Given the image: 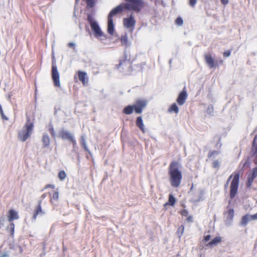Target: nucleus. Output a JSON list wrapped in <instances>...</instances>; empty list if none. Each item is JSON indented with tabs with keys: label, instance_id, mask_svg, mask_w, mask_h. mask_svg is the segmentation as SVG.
Segmentation results:
<instances>
[{
	"label": "nucleus",
	"instance_id": "1",
	"mask_svg": "<svg viewBox=\"0 0 257 257\" xmlns=\"http://www.w3.org/2000/svg\"><path fill=\"white\" fill-rule=\"evenodd\" d=\"M179 162L173 161L168 167V175L171 185L174 188L179 187L182 179V173Z\"/></svg>",
	"mask_w": 257,
	"mask_h": 257
},
{
	"label": "nucleus",
	"instance_id": "2",
	"mask_svg": "<svg viewBox=\"0 0 257 257\" xmlns=\"http://www.w3.org/2000/svg\"><path fill=\"white\" fill-rule=\"evenodd\" d=\"M239 173L238 172H234L229 176L225 184V186L226 187L229 181L232 179L229 186V197L231 199H233L236 195L237 194L239 184Z\"/></svg>",
	"mask_w": 257,
	"mask_h": 257
},
{
	"label": "nucleus",
	"instance_id": "3",
	"mask_svg": "<svg viewBox=\"0 0 257 257\" xmlns=\"http://www.w3.org/2000/svg\"><path fill=\"white\" fill-rule=\"evenodd\" d=\"M148 101L144 99H138L136 101L135 104L133 105H128L125 106L122 110V112L125 114L129 115L135 111L137 114L142 113L144 108L147 105Z\"/></svg>",
	"mask_w": 257,
	"mask_h": 257
},
{
	"label": "nucleus",
	"instance_id": "4",
	"mask_svg": "<svg viewBox=\"0 0 257 257\" xmlns=\"http://www.w3.org/2000/svg\"><path fill=\"white\" fill-rule=\"evenodd\" d=\"M34 128V119L27 116V120L23 130L18 133V139L22 142H25L30 137Z\"/></svg>",
	"mask_w": 257,
	"mask_h": 257
},
{
	"label": "nucleus",
	"instance_id": "5",
	"mask_svg": "<svg viewBox=\"0 0 257 257\" xmlns=\"http://www.w3.org/2000/svg\"><path fill=\"white\" fill-rule=\"evenodd\" d=\"M127 3L124 4V8L129 11H134L137 13L140 12L144 6L142 0H125Z\"/></svg>",
	"mask_w": 257,
	"mask_h": 257
},
{
	"label": "nucleus",
	"instance_id": "6",
	"mask_svg": "<svg viewBox=\"0 0 257 257\" xmlns=\"http://www.w3.org/2000/svg\"><path fill=\"white\" fill-rule=\"evenodd\" d=\"M204 57H205V62L209 68H216L218 66L219 64H222L223 63L222 60L215 61L214 58H212V55L210 54H206Z\"/></svg>",
	"mask_w": 257,
	"mask_h": 257
},
{
	"label": "nucleus",
	"instance_id": "7",
	"mask_svg": "<svg viewBox=\"0 0 257 257\" xmlns=\"http://www.w3.org/2000/svg\"><path fill=\"white\" fill-rule=\"evenodd\" d=\"M52 79L54 83V85L57 87H60V83L59 80V73L57 70V66L53 62L51 71Z\"/></svg>",
	"mask_w": 257,
	"mask_h": 257
},
{
	"label": "nucleus",
	"instance_id": "8",
	"mask_svg": "<svg viewBox=\"0 0 257 257\" xmlns=\"http://www.w3.org/2000/svg\"><path fill=\"white\" fill-rule=\"evenodd\" d=\"M60 137L64 140H67L72 144L73 147H75L76 145V141L74 139L72 134L66 131H61L60 132Z\"/></svg>",
	"mask_w": 257,
	"mask_h": 257
},
{
	"label": "nucleus",
	"instance_id": "9",
	"mask_svg": "<svg viewBox=\"0 0 257 257\" xmlns=\"http://www.w3.org/2000/svg\"><path fill=\"white\" fill-rule=\"evenodd\" d=\"M123 26L127 29L134 28V27L136 24V20L134 18V17L132 15H131L128 18H125L123 19Z\"/></svg>",
	"mask_w": 257,
	"mask_h": 257
},
{
	"label": "nucleus",
	"instance_id": "10",
	"mask_svg": "<svg viewBox=\"0 0 257 257\" xmlns=\"http://www.w3.org/2000/svg\"><path fill=\"white\" fill-rule=\"evenodd\" d=\"M187 96L188 94L186 88L185 87L183 89L179 95H178L176 99L177 104L180 106L183 105L185 103L187 98Z\"/></svg>",
	"mask_w": 257,
	"mask_h": 257
},
{
	"label": "nucleus",
	"instance_id": "11",
	"mask_svg": "<svg viewBox=\"0 0 257 257\" xmlns=\"http://www.w3.org/2000/svg\"><path fill=\"white\" fill-rule=\"evenodd\" d=\"M91 28L93 33H94L95 37L98 38L99 37H104L105 38V36L101 31V29L99 28L98 24H92V26H91Z\"/></svg>",
	"mask_w": 257,
	"mask_h": 257
},
{
	"label": "nucleus",
	"instance_id": "12",
	"mask_svg": "<svg viewBox=\"0 0 257 257\" xmlns=\"http://www.w3.org/2000/svg\"><path fill=\"white\" fill-rule=\"evenodd\" d=\"M41 203L42 200H39L38 201V205L35 207L32 216V219L34 220L37 219V217L39 214H44L45 213L44 211L43 210V209L41 207Z\"/></svg>",
	"mask_w": 257,
	"mask_h": 257
},
{
	"label": "nucleus",
	"instance_id": "13",
	"mask_svg": "<svg viewBox=\"0 0 257 257\" xmlns=\"http://www.w3.org/2000/svg\"><path fill=\"white\" fill-rule=\"evenodd\" d=\"M8 220L9 222H12L15 220H17L19 218L18 212L16 210L11 209L8 211Z\"/></svg>",
	"mask_w": 257,
	"mask_h": 257
},
{
	"label": "nucleus",
	"instance_id": "14",
	"mask_svg": "<svg viewBox=\"0 0 257 257\" xmlns=\"http://www.w3.org/2000/svg\"><path fill=\"white\" fill-rule=\"evenodd\" d=\"M123 8L124 6L123 7L122 4H120L118 5L114 9L111 10L108 16V19H112V17H114L118 14L121 13Z\"/></svg>",
	"mask_w": 257,
	"mask_h": 257
},
{
	"label": "nucleus",
	"instance_id": "15",
	"mask_svg": "<svg viewBox=\"0 0 257 257\" xmlns=\"http://www.w3.org/2000/svg\"><path fill=\"white\" fill-rule=\"evenodd\" d=\"M78 77L80 82H81L84 85H85L88 83V78L86 77V73L82 71H78L77 72Z\"/></svg>",
	"mask_w": 257,
	"mask_h": 257
},
{
	"label": "nucleus",
	"instance_id": "16",
	"mask_svg": "<svg viewBox=\"0 0 257 257\" xmlns=\"http://www.w3.org/2000/svg\"><path fill=\"white\" fill-rule=\"evenodd\" d=\"M119 41H120L122 46H124L125 47L129 46L130 43L127 33L122 35L120 38H119Z\"/></svg>",
	"mask_w": 257,
	"mask_h": 257
},
{
	"label": "nucleus",
	"instance_id": "17",
	"mask_svg": "<svg viewBox=\"0 0 257 257\" xmlns=\"http://www.w3.org/2000/svg\"><path fill=\"white\" fill-rule=\"evenodd\" d=\"M136 125L142 132L144 133L145 132V127L143 123V118L142 116H138L136 118Z\"/></svg>",
	"mask_w": 257,
	"mask_h": 257
},
{
	"label": "nucleus",
	"instance_id": "18",
	"mask_svg": "<svg viewBox=\"0 0 257 257\" xmlns=\"http://www.w3.org/2000/svg\"><path fill=\"white\" fill-rule=\"evenodd\" d=\"M108 33L110 35H113L114 32V26L112 19H108Z\"/></svg>",
	"mask_w": 257,
	"mask_h": 257
},
{
	"label": "nucleus",
	"instance_id": "19",
	"mask_svg": "<svg viewBox=\"0 0 257 257\" xmlns=\"http://www.w3.org/2000/svg\"><path fill=\"white\" fill-rule=\"evenodd\" d=\"M42 143H43V148L49 147L50 145V138L47 134H44L42 137Z\"/></svg>",
	"mask_w": 257,
	"mask_h": 257
},
{
	"label": "nucleus",
	"instance_id": "20",
	"mask_svg": "<svg viewBox=\"0 0 257 257\" xmlns=\"http://www.w3.org/2000/svg\"><path fill=\"white\" fill-rule=\"evenodd\" d=\"M221 241V238L220 236H217L213 238L212 240L209 241L206 244L207 246L212 247L214 245H216L217 244L220 243Z\"/></svg>",
	"mask_w": 257,
	"mask_h": 257
},
{
	"label": "nucleus",
	"instance_id": "21",
	"mask_svg": "<svg viewBox=\"0 0 257 257\" xmlns=\"http://www.w3.org/2000/svg\"><path fill=\"white\" fill-rule=\"evenodd\" d=\"M176 199L172 194L169 195L168 201L164 204V206H174L176 203Z\"/></svg>",
	"mask_w": 257,
	"mask_h": 257
},
{
	"label": "nucleus",
	"instance_id": "22",
	"mask_svg": "<svg viewBox=\"0 0 257 257\" xmlns=\"http://www.w3.org/2000/svg\"><path fill=\"white\" fill-rule=\"evenodd\" d=\"M168 111L169 113H175L177 114L179 111V109L178 108L177 104L175 103H174L169 106Z\"/></svg>",
	"mask_w": 257,
	"mask_h": 257
},
{
	"label": "nucleus",
	"instance_id": "23",
	"mask_svg": "<svg viewBox=\"0 0 257 257\" xmlns=\"http://www.w3.org/2000/svg\"><path fill=\"white\" fill-rule=\"evenodd\" d=\"M250 220H251L250 219V216L248 214H245L241 218V224L243 225H246L248 221Z\"/></svg>",
	"mask_w": 257,
	"mask_h": 257
},
{
	"label": "nucleus",
	"instance_id": "24",
	"mask_svg": "<svg viewBox=\"0 0 257 257\" xmlns=\"http://www.w3.org/2000/svg\"><path fill=\"white\" fill-rule=\"evenodd\" d=\"M227 220L232 221L234 217V210L232 208H229L227 213Z\"/></svg>",
	"mask_w": 257,
	"mask_h": 257
},
{
	"label": "nucleus",
	"instance_id": "25",
	"mask_svg": "<svg viewBox=\"0 0 257 257\" xmlns=\"http://www.w3.org/2000/svg\"><path fill=\"white\" fill-rule=\"evenodd\" d=\"M254 178H253V177L248 175L247 178V181L246 182V185L247 188L251 187Z\"/></svg>",
	"mask_w": 257,
	"mask_h": 257
},
{
	"label": "nucleus",
	"instance_id": "26",
	"mask_svg": "<svg viewBox=\"0 0 257 257\" xmlns=\"http://www.w3.org/2000/svg\"><path fill=\"white\" fill-rule=\"evenodd\" d=\"M255 139H256V137H255L253 139V145H252V149L254 147V151L253 153V155L254 156V162L255 164H257V145L254 147V143H255Z\"/></svg>",
	"mask_w": 257,
	"mask_h": 257
},
{
	"label": "nucleus",
	"instance_id": "27",
	"mask_svg": "<svg viewBox=\"0 0 257 257\" xmlns=\"http://www.w3.org/2000/svg\"><path fill=\"white\" fill-rule=\"evenodd\" d=\"M59 198V193L57 191H54L51 198V202L53 203L54 201H57Z\"/></svg>",
	"mask_w": 257,
	"mask_h": 257
},
{
	"label": "nucleus",
	"instance_id": "28",
	"mask_svg": "<svg viewBox=\"0 0 257 257\" xmlns=\"http://www.w3.org/2000/svg\"><path fill=\"white\" fill-rule=\"evenodd\" d=\"M80 143H81L82 146L83 147L85 151L90 153L89 150L86 146L85 140L83 137H82L81 141H80Z\"/></svg>",
	"mask_w": 257,
	"mask_h": 257
},
{
	"label": "nucleus",
	"instance_id": "29",
	"mask_svg": "<svg viewBox=\"0 0 257 257\" xmlns=\"http://www.w3.org/2000/svg\"><path fill=\"white\" fill-rule=\"evenodd\" d=\"M48 131H49L52 137L53 138L56 137V133H55V131L52 125L50 124L49 125V127H48Z\"/></svg>",
	"mask_w": 257,
	"mask_h": 257
},
{
	"label": "nucleus",
	"instance_id": "30",
	"mask_svg": "<svg viewBox=\"0 0 257 257\" xmlns=\"http://www.w3.org/2000/svg\"><path fill=\"white\" fill-rule=\"evenodd\" d=\"M175 23L176 25L181 26L183 24V21L182 18L181 17H178L175 20Z\"/></svg>",
	"mask_w": 257,
	"mask_h": 257
},
{
	"label": "nucleus",
	"instance_id": "31",
	"mask_svg": "<svg viewBox=\"0 0 257 257\" xmlns=\"http://www.w3.org/2000/svg\"><path fill=\"white\" fill-rule=\"evenodd\" d=\"M248 175L255 178L257 177V167L253 168Z\"/></svg>",
	"mask_w": 257,
	"mask_h": 257
},
{
	"label": "nucleus",
	"instance_id": "32",
	"mask_svg": "<svg viewBox=\"0 0 257 257\" xmlns=\"http://www.w3.org/2000/svg\"><path fill=\"white\" fill-rule=\"evenodd\" d=\"M66 175L65 172L64 171H60L58 173V178L60 179V180H64L66 178Z\"/></svg>",
	"mask_w": 257,
	"mask_h": 257
},
{
	"label": "nucleus",
	"instance_id": "33",
	"mask_svg": "<svg viewBox=\"0 0 257 257\" xmlns=\"http://www.w3.org/2000/svg\"><path fill=\"white\" fill-rule=\"evenodd\" d=\"M85 2L86 5H87V7L89 8H92L95 5V1L94 0H85Z\"/></svg>",
	"mask_w": 257,
	"mask_h": 257
},
{
	"label": "nucleus",
	"instance_id": "34",
	"mask_svg": "<svg viewBox=\"0 0 257 257\" xmlns=\"http://www.w3.org/2000/svg\"><path fill=\"white\" fill-rule=\"evenodd\" d=\"M87 20L88 23H89L90 26H92V24H97L96 22L93 21V17L91 15H89L87 17Z\"/></svg>",
	"mask_w": 257,
	"mask_h": 257
},
{
	"label": "nucleus",
	"instance_id": "35",
	"mask_svg": "<svg viewBox=\"0 0 257 257\" xmlns=\"http://www.w3.org/2000/svg\"><path fill=\"white\" fill-rule=\"evenodd\" d=\"M218 154H219V152L218 151L214 150V151H211L210 152H209L208 154V158H211L213 156H214L215 155H217Z\"/></svg>",
	"mask_w": 257,
	"mask_h": 257
},
{
	"label": "nucleus",
	"instance_id": "36",
	"mask_svg": "<svg viewBox=\"0 0 257 257\" xmlns=\"http://www.w3.org/2000/svg\"><path fill=\"white\" fill-rule=\"evenodd\" d=\"M219 161L217 160H215L212 163V167L215 169H218L219 167Z\"/></svg>",
	"mask_w": 257,
	"mask_h": 257
},
{
	"label": "nucleus",
	"instance_id": "37",
	"mask_svg": "<svg viewBox=\"0 0 257 257\" xmlns=\"http://www.w3.org/2000/svg\"><path fill=\"white\" fill-rule=\"evenodd\" d=\"M127 63V61L124 59L120 60V61H119V64L116 65V68L117 69H118L120 66H121V65H125V63Z\"/></svg>",
	"mask_w": 257,
	"mask_h": 257
},
{
	"label": "nucleus",
	"instance_id": "38",
	"mask_svg": "<svg viewBox=\"0 0 257 257\" xmlns=\"http://www.w3.org/2000/svg\"><path fill=\"white\" fill-rule=\"evenodd\" d=\"M10 222L11 223H10V224H9V227L11 229V232L12 234H13L14 232L15 224L13 222V221Z\"/></svg>",
	"mask_w": 257,
	"mask_h": 257
},
{
	"label": "nucleus",
	"instance_id": "39",
	"mask_svg": "<svg viewBox=\"0 0 257 257\" xmlns=\"http://www.w3.org/2000/svg\"><path fill=\"white\" fill-rule=\"evenodd\" d=\"M0 114L1 115L2 118L5 119V120H8V118L5 115L4 111L3 110L2 107L1 105H0Z\"/></svg>",
	"mask_w": 257,
	"mask_h": 257
},
{
	"label": "nucleus",
	"instance_id": "40",
	"mask_svg": "<svg viewBox=\"0 0 257 257\" xmlns=\"http://www.w3.org/2000/svg\"><path fill=\"white\" fill-rule=\"evenodd\" d=\"M180 214L182 216H187L188 215V211L187 209H183L180 211Z\"/></svg>",
	"mask_w": 257,
	"mask_h": 257
},
{
	"label": "nucleus",
	"instance_id": "41",
	"mask_svg": "<svg viewBox=\"0 0 257 257\" xmlns=\"http://www.w3.org/2000/svg\"><path fill=\"white\" fill-rule=\"evenodd\" d=\"M184 226L181 225V226H179V228H178L177 232L178 233H179L181 235H182L183 234V232H184Z\"/></svg>",
	"mask_w": 257,
	"mask_h": 257
},
{
	"label": "nucleus",
	"instance_id": "42",
	"mask_svg": "<svg viewBox=\"0 0 257 257\" xmlns=\"http://www.w3.org/2000/svg\"><path fill=\"white\" fill-rule=\"evenodd\" d=\"M211 238V236L210 235H207L206 236H204L203 238L202 241L203 242H207L209 239Z\"/></svg>",
	"mask_w": 257,
	"mask_h": 257
},
{
	"label": "nucleus",
	"instance_id": "43",
	"mask_svg": "<svg viewBox=\"0 0 257 257\" xmlns=\"http://www.w3.org/2000/svg\"><path fill=\"white\" fill-rule=\"evenodd\" d=\"M197 2L196 0H189V3L191 7H194Z\"/></svg>",
	"mask_w": 257,
	"mask_h": 257
},
{
	"label": "nucleus",
	"instance_id": "44",
	"mask_svg": "<svg viewBox=\"0 0 257 257\" xmlns=\"http://www.w3.org/2000/svg\"><path fill=\"white\" fill-rule=\"evenodd\" d=\"M230 54V50H227V51H225L224 53H223V56H224V57H229Z\"/></svg>",
	"mask_w": 257,
	"mask_h": 257
},
{
	"label": "nucleus",
	"instance_id": "45",
	"mask_svg": "<svg viewBox=\"0 0 257 257\" xmlns=\"http://www.w3.org/2000/svg\"><path fill=\"white\" fill-rule=\"evenodd\" d=\"M251 220H257V212L253 215H250Z\"/></svg>",
	"mask_w": 257,
	"mask_h": 257
},
{
	"label": "nucleus",
	"instance_id": "46",
	"mask_svg": "<svg viewBox=\"0 0 257 257\" xmlns=\"http://www.w3.org/2000/svg\"><path fill=\"white\" fill-rule=\"evenodd\" d=\"M67 46H68V47L70 48H73V49H75V44L72 42L69 43L68 44H67Z\"/></svg>",
	"mask_w": 257,
	"mask_h": 257
},
{
	"label": "nucleus",
	"instance_id": "47",
	"mask_svg": "<svg viewBox=\"0 0 257 257\" xmlns=\"http://www.w3.org/2000/svg\"><path fill=\"white\" fill-rule=\"evenodd\" d=\"M55 187L54 186V185L53 184H47L45 186V188L44 189H46L47 188H51L52 189H54Z\"/></svg>",
	"mask_w": 257,
	"mask_h": 257
},
{
	"label": "nucleus",
	"instance_id": "48",
	"mask_svg": "<svg viewBox=\"0 0 257 257\" xmlns=\"http://www.w3.org/2000/svg\"><path fill=\"white\" fill-rule=\"evenodd\" d=\"M192 216H189L187 218V219L186 220L188 221V222H192Z\"/></svg>",
	"mask_w": 257,
	"mask_h": 257
},
{
	"label": "nucleus",
	"instance_id": "49",
	"mask_svg": "<svg viewBox=\"0 0 257 257\" xmlns=\"http://www.w3.org/2000/svg\"><path fill=\"white\" fill-rule=\"evenodd\" d=\"M222 4L223 5H227L228 3V0H220Z\"/></svg>",
	"mask_w": 257,
	"mask_h": 257
},
{
	"label": "nucleus",
	"instance_id": "50",
	"mask_svg": "<svg viewBox=\"0 0 257 257\" xmlns=\"http://www.w3.org/2000/svg\"><path fill=\"white\" fill-rule=\"evenodd\" d=\"M46 196V194H43V195H42L41 196V199H44L45 198V197Z\"/></svg>",
	"mask_w": 257,
	"mask_h": 257
},
{
	"label": "nucleus",
	"instance_id": "51",
	"mask_svg": "<svg viewBox=\"0 0 257 257\" xmlns=\"http://www.w3.org/2000/svg\"><path fill=\"white\" fill-rule=\"evenodd\" d=\"M199 247H200V249L201 250H202V249H203L204 248V247H202L201 245H200Z\"/></svg>",
	"mask_w": 257,
	"mask_h": 257
},
{
	"label": "nucleus",
	"instance_id": "52",
	"mask_svg": "<svg viewBox=\"0 0 257 257\" xmlns=\"http://www.w3.org/2000/svg\"><path fill=\"white\" fill-rule=\"evenodd\" d=\"M247 163V161H246L244 164V165H243V166L244 167L246 164V163Z\"/></svg>",
	"mask_w": 257,
	"mask_h": 257
},
{
	"label": "nucleus",
	"instance_id": "53",
	"mask_svg": "<svg viewBox=\"0 0 257 257\" xmlns=\"http://www.w3.org/2000/svg\"><path fill=\"white\" fill-rule=\"evenodd\" d=\"M0 257H3V256H0Z\"/></svg>",
	"mask_w": 257,
	"mask_h": 257
}]
</instances>
